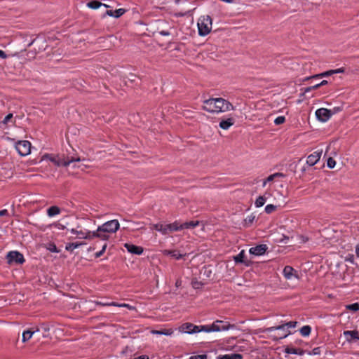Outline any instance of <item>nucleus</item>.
<instances>
[{"instance_id": "60", "label": "nucleus", "mask_w": 359, "mask_h": 359, "mask_svg": "<svg viewBox=\"0 0 359 359\" xmlns=\"http://www.w3.org/2000/svg\"><path fill=\"white\" fill-rule=\"evenodd\" d=\"M289 239V238L286 236H283V238L280 240L281 243H287V241Z\"/></svg>"}, {"instance_id": "31", "label": "nucleus", "mask_w": 359, "mask_h": 359, "mask_svg": "<svg viewBox=\"0 0 359 359\" xmlns=\"http://www.w3.org/2000/svg\"><path fill=\"white\" fill-rule=\"evenodd\" d=\"M153 228L156 231L161 232L163 234L165 235V224H156L153 225Z\"/></svg>"}, {"instance_id": "1", "label": "nucleus", "mask_w": 359, "mask_h": 359, "mask_svg": "<svg viewBox=\"0 0 359 359\" xmlns=\"http://www.w3.org/2000/svg\"><path fill=\"white\" fill-rule=\"evenodd\" d=\"M203 109L210 113H219L233 110L234 107L223 98H210L204 100Z\"/></svg>"}, {"instance_id": "48", "label": "nucleus", "mask_w": 359, "mask_h": 359, "mask_svg": "<svg viewBox=\"0 0 359 359\" xmlns=\"http://www.w3.org/2000/svg\"><path fill=\"white\" fill-rule=\"evenodd\" d=\"M243 357L241 354H231L229 355V359H242Z\"/></svg>"}, {"instance_id": "39", "label": "nucleus", "mask_w": 359, "mask_h": 359, "mask_svg": "<svg viewBox=\"0 0 359 359\" xmlns=\"http://www.w3.org/2000/svg\"><path fill=\"white\" fill-rule=\"evenodd\" d=\"M95 304L97 305H101V306H114V305H117V303H116V302H96Z\"/></svg>"}, {"instance_id": "37", "label": "nucleus", "mask_w": 359, "mask_h": 359, "mask_svg": "<svg viewBox=\"0 0 359 359\" xmlns=\"http://www.w3.org/2000/svg\"><path fill=\"white\" fill-rule=\"evenodd\" d=\"M327 165L328 168H333L336 165V162L332 157H330L327 159Z\"/></svg>"}, {"instance_id": "52", "label": "nucleus", "mask_w": 359, "mask_h": 359, "mask_svg": "<svg viewBox=\"0 0 359 359\" xmlns=\"http://www.w3.org/2000/svg\"><path fill=\"white\" fill-rule=\"evenodd\" d=\"M346 261H348L352 264L354 263V257L353 255H349L348 257L346 258Z\"/></svg>"}, {"instance_id": "18", "label": "nucleus", "mask_w": 359, "mask_h": 359, "mask_svg": "<svg viewBox=\"0 0 359 359\" xmlns=\"http://www.w3.org/2000/svg\"><path fill=\"white\" fill-rule=\"evenodd\" d=\"M285 352L288 354H297L302 355L305 353V351L302 348H296L290 346H287L285 349Z\"/></svg>"}, {"instance_id": "13", "label": "nucleus", "mask_w": 359, "mask_h": 359, "mask_svg": "<svg viewBox=\"0 0 359 359\" xmlns=\"http://www.w3.org/2000/svg\"><path fill=\"white\" fill-rule=\"evenodd\" d=\"M344 335L346 337L348 342H352L354 339H359V332L358 330L344 331Z\"/></svg>"}, {"instance_id": "54", "label": "nucleus", "mask_w": 359, "mask_h": 359, "mask_svg": "<svg viewBox=\"0 0 359 359\" xmlns=\"http://www.w3.org/2000/svg\"><path fill=\"white\" fill-rule=\"evenodd\" d=\"M50 251L51 252H57V248L55 245H52L50 248H48Z\"/></svg>"}, {"instance_id": "63", "label": "nucleus", "mask_w": 359, "mask_h": 359, "mask_svg": "<svg viewBox=\"0 0 359 359\" xmlns=\"http://www.w3.org/2000/svg\"><path fill=\"white\" fill-rule=\"evenodd\" d=\"M160 34L163 36H168L170 34L168 32L166 31H161L160 32Z\"/></svg>"}, {"instance_id": "59", "label": "nucleus", "mask_w": 359, "mask_h": 359, "mask_svg": "<svg viewBox=\"0 0 359 359\" xmlns=\"http://www.w3.org/2000/svg\"><path fill=\"white\" fill-rule=\"evenodd\" d=\"M314 89H317V88H313V86L306 88L304 91H305V93H308Z\"/></svg>"}, {"instance_id": "19", "label": "nucleus", "mask_w": 359, "mask_h": 359, "mask_svg": "<svg viewBox=\"0 0 359 359\" xmlns=\"http://www.w3.org/2000/svg\"><path fill=\"white\" fill-rule=\"evenodd\" d=\"M37 332H39V329H36L34 331H32L30 330L24 331L22 333V342L25 343V342L27 341L28 340H29L32 338V337L33 336V334Z\"/></svg>"}, {"instance_id": "12", "label": "nucleus", "mask_w": 359, "mask_h": 359, "mask_svg": "<svg viewBox=\"0 0 359 359\" xmlns=\"http://www.w3.org/2000/svg\"><path fill=\"white\" fill-rule=\"evenodd\" d=\"M182 229V224L179 222H175L172 224H165V234L170 233L173 231H180Z\"/></svg>"}, {"instance_id": "14", "label": "nucleus", "mask_w": 359, "mask_h": 359, "mask_svg": "<svg viewBox=\"0 0 359 359\" xmlns=\"http://www.w3.org/2000/svg\"><path fill=\"white\" fill-rule=\"evenodd\" d=\"M124 247L132 254L141 255L143 252V248L142 247L136 246L133 244L125 243Z\"/></svg>"}, {"instance_id": "21", "label": "nucleus", "mask_w": 359, "mask_h": 359, "mask_svg": "<svg viewBox=\"0 0 359 359\" xmlns=\"http://www.w3.org/2000/svg\"><path fill=\"white\" fill-rule=\"evenodd\" d=\"M200 222L198 221H191L187 222L182 223V229H194L198 226Z\"/></svg>"}, {"instance_id": "32", "label": "nucleus", "mask_w": 359, "mask_h": 359, "mask_svg": "<svg viewBox=\"0 0 359 359\" xmlns=\"http://www.w3.org/2000/svg\"><path fill=\"white\" fill-rule=\"evenodd\" d=\"M346 308L348 310L353 311H357L359 310V304L358 303H354L352 304H348L346 306Z\"/></svg>"}, {"instance_id": "51", "label": "nucleus", "mask_w": 359, "mask_h": 359, "mask_svg": "<svg viewBox=\"0 0 359 359\" xmlns=\"http://www.w3.org/2000/svg\"><path fill=\"white\" fill-rule=\"evenodd\" d=\"M255 219L254 216H250L248 218L245 219V223L251 224Z\"/></svg>"}, {"instance_id": "41", "label": "nucleus", "mask_w": 359, "mask_h": 359, "mask_svg": "<svg viewBox=\"0 0 359 359\" xmlns=\"http://www.w3.org/2000/svg\"><path fill=\"white\" fill-rule=\"evenodd\" d=\"M321 353V350L320 347L314 348L312 350V352H308L309 355L313 354V355H320Z\"/></svg>"}, {"instance_id": "29", "label": "nucleus", "mask_w": 359, "mask_h": 359, "mask_svg": "<svg viewBox=\"0 0 359 359\" xmlns=\"http://www.w3.org/2000/svg\"><path fill=\"white\" fill-rule=\"evenodd\" d=\"M245 257V251L242 250L241 252L234 257V260L236 263H243L244 262L243 258Z\"/></svg>"}, {"instance_id": "55", "label": "nucleus", "mask_w": 359, "mask_h": 359, "mask_svg": "<svg viewBox=\"0 0 359 359\" xmlns=\"http://www.w3.org/2000/svg\"><path fill=\"white\" fill-rule=\"evenodd\" d=\"M8 215V211L7 210H0V216L4 217Z\"/></svg>"}, {"instance_id": "28", "label": "nucleus", "mask_w": 359, "mask_h": 359, "mask_svg": "<svg viewBox=\"0 0 359 359\" xmlns=\"http://www.w3.org/2000/svg\"><path fill=\"white\" fill-rule=\"evenodd\" d=\"M333 74H334L333 70H330V71H327V72H325L319 74H316L312 77H308V78H306V79L308 80L310 79H316V78H320V77L327 76L332 75Z\"/></svg>"}, {"instance_id": "26", "label": "nucleus", "mask_w": 359, "mask_h": 359, "mask_svg": "<svg viewBox=\"0 0 359 359\" xmlns=\"http://www.w3.org/2000/svg\"><path fill=\"white\" fill-rule=\"evenodd\" d=\"M102 6V3L97 1H92L87 4V6L92 9H97Z\"/></svg>"}, {"instance_id": "10", "label": "nucleus", "mask_w": 359, "mask_h": 359, "mask_svg": "<svg viewBox=\"0 0 359 359\" xmlns=\"http://www.w3.org/2000/svg\"><path fill=\"white\" fill-rule=\"evenodd\" d=\"M268 247L265 244L258 245L255 247H252L250 249L249 252L251 255L255 256H260L264 255L267 250Z\"/></svg>"}, {"instance_id": "61", "label": "nucleus", "mask_w": 359, "mask_h": 359, "mask_svg": "<svg viewBox=\"0 0 359 359\" xmlns=\"http://www.w3.org/2000/svg\"><path fill=\"white\" fill-rule=\"evenodd\" d=\"M355 254L359 257V243L355 246Z\"/></svg>"}, {"instance_id": "36", "label": "nucleus", "mask_w": 359, "mask_h": 359, "mask_svg": "<svg viewBox=\"0 0 359 359\" xmlns=\"http://www.w3.org/2000/svg\"><path fill=\"white\" fill-rule=\"evenodd\" d=\"M285 121V118L283 116H278L274 120V123L276 125H280Z\"/></svg>"}, {"instance_id": "53", "label": "nucleus", "mask_w": 359, "mask_h": 359, "mask_svg": "<svg viewBox=\"0 0 359 359\" xmlns=\"http://www.w3.org/2000/svg\"><path fill=\"white\" fill-rule=\"evenodd\" d=\"M0 57L2 59H6L7 57L6 53L1 50H0Z\"/></svg>"}, {"instance_id": "20", "label": "nucleus", "mask_w": 359, "mask_h": 359, "mask_svg": "<svg viewBox=\"0 0 359 359\" xmlns=\"http://www.w3.org/2000/svg\"><path fill=\"white\" fill-rule=\"evenodd\" d=\"M193 325L194 324L190 323H184L180 327L179 330L182 332L191 334V332H192L191 330L193 327Z\"/></svg>"}, {"instance_id": "2", "label": "nucleus", "mask_w": 359, "mask_h": 359, "mask_svg": "<svg viewBox=\"0 0 359 359\" xmlns=\"http://www.w3.org/2000/svg\"><path fill=\"white\" fill-rule=\"evenodd\" d=\"M233 325H230L228 322L222 320H216L211 325H193L191 334L198 333L200 332H220L228 330L229 328L233 327Z\"/></svg>"}, {"instance_id": "11", "label": "nucleus", "mask_w": 359, "mask_h": 359, "mask_svg": "<svg viewBox=\"0 0 359 359\" xmlns=\"http://www.w3.org/2000/svg\"><path fill=\"white\" fill-rule=\"evenodd\" d=\"M322 154V151H315L313 154H310L307 157L306 163L309 165L312 166L318 163L320 160Z\"/></svg>"}, {"instance_id": "62", "label": "nucleus", "mask_w": 359, "mask_h": 359, "mask_svg": "<svg viewBox=\"0 0 359 359\" xmlns=\"http://www.w3.org/2000/svg\"><path fill=\"white\" fill-rule=\"evenodd\" d=\"M272 175H275V178L277 177H283L284 176V175L281 172H276V173L273 174Z\"/></svg>"}, {"instance_id": "44", "label": "nucleus", "mask_w": 359, "mask_h": 359, "mask_svg": "<svg viewBox=\"0 0 359 359\" xmlns=\"http://www.w3.org/2000/svg\"><path fill=\"white\" fill-rule=\"evenodd\" d=\"M297 324V321H290L287 323H285V325H286V327L288 328H292V327H295Z\"/></svg>"}, {"instance_id": "23", "label": "nucleus", "mask_w": 359, "mask_h": 359, "mask_svg": "<svg viewBox=\"0 0 359 359\" xmlns=\"http://www.w3.org/2000/svg\"><path fill=\"white\" fill-rule=\"evenodd\" d=\"M60 213V209L57 206H51L47 210V215L53 217Z\"/></svg>"}, {"instance_id": "40", "label": "nucleus", "mask_w": 359, "mask_h": 359, "mask_svg": "<svg viewBox=\"0 0 359 359\" xmlns=\"http://www.w3.org/2000/svg\"><path fill=\"white\" fill-rule=\"evenodd\" d=\"M107 243H104V245L102 246V248L100 251L97 252L95 253V257H100V256H102L103 255V253L104 252L106 248H107Z\"/></svg>"}, {"instance_id": "64", "label": "nucleus", "mask_w": 359, "mask_h": 359, "mask_svg": "<svg viewBox=\"0 0 359 359\" xmlns=\"http://www.w3.org/2000/svg\"><path fill=\"white\" fill-rule=\"evenodd\" d=\"M300 238L302 239V243H305L308 241L307 238H305L304 236H300Z\"/></svg>"}, {"instance_id": "50", "label": "nucleus", "mask_w": 359, "mask_h": 359, "mask_svg": "<svg viewBox=\"0 0 359 359\" xmlns=\"http://www.w3.org/2000/svg\"><path fill=\"white\" fill-rule=\"evenodd\" d=\"M327 83V81L326 80H323L320 83H319L318 84H315L313 86V88H319L320 86H324V85H326Z\"/></svg>"}, {"instance_id": "3", "label": "nucleus", "mask_w": 359, "mask_h": 359, "mask_svg": "<svg viewBox=\"0 0 359 359\" xmlns=\"http://www.w3.org/2000/svg\"><path fill=\"white\" fill-rule=\"evenodd\" d=\"M48 159L57 166H68L73 162H79L82 159L79 156H67L66 158L60 159L57 156H53L50 154H45L42 156V160Z\"/></svg>"}, {"instance_id": "30", "label": "nucleus", "mask_w": 359, "mask_h": 359, "mask_svg": "<svg viewBox=\"0 0 359 359\" xmlns=\"http://www.w3.org/2000/svg\"><path fill=\"white\" fill-rule=\"evenodd\" d=\"M265 201H266V198L264 196H259L255 201L256 207L259 208V207L263 206L264 204L265 203Z\"/></svg>"}, {"instance_id": "5", "label": "nucleus", "mask_w": 359, "mask_h": 359, "mask_svg": "<svg viewBox=\"0 0 359 359\" xmlns=\"http://www.w3.org/2000/svg\"><path fill=\"white\" fill-rule=\"evenodd\" d=\"M15 149L20 156H27L31 152V143L26 140L18 141L15 144Z\"/></svg>"}, {"instance_id": "24", "label": "nucleus", "mask_w": 359, "mask_h": 359, "mask_svg": "<svg viewBox=\"0 0 359 359\" xmlns=\"http://www.w3.org/2000/svg\"><path fill=\"white\" fill-rule=\"evenodd\" d=\"M151 332L154 334L170 336L173 333V331L172 329H163L161 330H152Z\"/></svg>"}, {"instance_id": "15", "label": "nucleus", "mask_w": 359, "mask_h": 359, "mask_svg": "<svg viewBox=\"0 0 359 359\" xmlns=\"http://www.w3.org/2000/svg\"><path fill=\"white\" fill-rule=\"evenodd\" d=\"M235 123V119L232 117L222 119L219 123V127L223 130H228Z\"/></svg>"}, {"instance_id": "4", "label": "nucleus", "mask_w": 359, "mask_h": 359, "mask_svg": "<svg viewBox=\"0 0 359 359\" xmlns=\"http://www.w3.org/2000/svg\"><path fill=\"white\" fill-rule=\"evenodd\" d=\"M198 34L206 36L212 29V18L209 15L201 16L198 21Z\"/></svg>"}, {"instance_id": "35", "label": "nucleus", "mask_w": 359, "mask_h": 359, "mask_svg": "<svg viewBox=\"0 0 359 359\" xmlns=\"http://www.w3.org/2000/svg\"><path fill=\"white\" fill-rule=\"evenodd\" d=\"M125 13V10L123 8L116 9L114 11V17L119 18Z\"/></svg>"}, {"instance_id": "47", "label": "nucleus", "mask_w": 359, "mask_h": 359, "mask_svg": "<svg viewBox=\"0 0 359 359\" xmlns=\"http://www.w3.org/2000/svg\"><path fill=\"white\" fill-rule=\"evenodd\" d=\"M13 118V114H8L4 119L3 123L6 124Z\"/></svg>"}, {"instance_id": "34", "label": "nucleus", "mask_w": 359, "mask_h": 359, "mask_svg": "<svg viewBox=\"0 0 359 359\" xmlns=\"http://www.w3.org/2000/svg\"><path fill=\"white\" fill-rule=\"evenodd\" d=\"M285 327H286V325H285V324H283V325H278V326L271 327L268 328L267 330L269 332H271L273 330H284Z\"/></svg>"}, {"instance_id": "9", "label": "nucleus", "mask_w": 359, "mask_h": 359, "mask_svg": "<svg viewBox=\"0 0 359 359\" xmlns=\"http://www.w3.org/2000/svg\"><path fill=\"white\" fill-rule=\"evenodd\" d=\"M283 275L287 280H292L293 278L299 279L297 272L290 266H285L283 269Z\"/></svg>"}, {"instance_id": "25", "label": "nucleus", "mask_w": 359, "mask_h": 359, "mask_svg": "<svg viewBox=\"0 0 359 359\" xmlns=\"http://www.w3.org/2000/svg\"><path fill=\"white\" fill-rule=\"evenodd\" d=\"M83 243H71L66 245L65 249L67 251L73 252L74 249L83 245Z\"/></svg>"}, {"instance_id": "22", "label": "nucleus", "mask_w": 359, "mask_h": 359, "mask_svg": "<svg viewBox=\"0 0 359 359\" xmlns=\"http://www.w3.org/2000/svg\"><path fill=\"white\" fill-rule=\"evenodd\" d=\"M79 236V238H83L87 240H91L93 238V233H92V231H88L87 232H83L82 231H79L77 233Z\"/></svg>"}, {"instance_id": "38", "label": "nucleus", "mask_w": 359, "mask_h": 359, "mask_svg": "<svg viewBox=\"0 0 359 359\" xmlns=\"http://www.w3.org/2000/svg\"><path fill=\"white\" fill-rule=\"evenodd\" d=\"M39 331L41 330L44 332H48L50 330V326L48 324L43 323L41 325L40 328H39Z\"/></svg>"}, {"instance_id": "57", "label": "nucleus", "mask_w": 359, "mask_h": 359, "mask_svg": "<svg viewBox=\"0 0 359 359\" xmlns=\"http://www.w3.org/2000/svg\"><path fill=\"white\" fill-rule=\"evenodd\" d=\"M106 15L111 16V17H114V11H111V10H107L106 11Z\"/></svg>"}, {"instance_id": "42", "label": "nucleus", "mask_w": 359, "mask_h": 359, "mask_svg": "<svg viewBox=\"0 0 359 359\" xmlns=\"http://www.w3.org/2000/svg\"><path fill=\"white\" fill-rule=\"evenodd\" d=\"M275 179V175H269L263 182L262 186L265 187L267 182H272Z\"/></svg>"}, {"instance_id": "56", "label": "nucleus", "mask_w": 359, "mask_h": 359, "mask_svg": "<svg viewBox=\"0 0 359 359\" xmlns=\"http://www.w3.org/2000/svg\"><path fill=\"white\" fill-rule=\"evenodd\" d=\"M333 72H334V74L342 73L344 72V69L343 68H339V69L333 70Z\"/></svg>"}, {"instance_id": "46", "label": "nucleus", "mask_w": 359, "mask_h": 359, "mask_svg": "<svg viewBox=\"0 0 359 359\" xmlns=\"http://www.w3.org/2000/svg\"><path fill=\"white\" fill-rule=\"evenodd\" d=\"M201 285H202V283L201 282H198V281L192 282V286L195 289L200 288L201 287Z\"/></svg>"}, {"instance_id": "43", "label": "nucleus", "mask_w": 359, "mask_h": 359, "mask_svg": "<svg viewBox=\"0 0 359 359\" xmlns=\"http://www.w3.org/2000/svg\"><path fill=\"white\" fill-rule=\"evenodd\" d=\"M114 306H119V307H126L130 310L135 309L134 306H132L128 304H117V305H114Z\"/></svg>"}, {"instance_id": "58", "label": "nucleus", "mask_w": 359, "mask_h": 359, "mask_svg": "<svg viewBox=\"0 0 359 359\" xmlns=\"http://www.w3.org/2000/svg\"><path fill=\"white\" fill-rule=\"evenodd\" d=\"M217 359H229V355H219Z\"/></svg>"}, {"instance_id": "8", "label": "nucleus", "mask_w": 359, "mask_h": 359, "mask_svg": "<svg viewBox=\"0 0 359 359\" xmlns=\"http://www.w3.org/2000/svg\"><path fill=\"white\" fill-rule=\"evenodd\" d=\"M333 113L331 110L325 108H320L316 110V116L318 121L321 122H326L330 119Z\"/></svg>"}, {"instance_id": "7", "label": "nucleus", "mask_w": 359, "mask_h": 359, "mask_svg": "<svg viewBox=\"0 0 359 359\" xmlns=\"http://www.w3.org/2000/svg\"><path fill=\"white\" fill-rule=\"evenodd\" d=\"M8 264H22L25 262L23 255L18 251H11L6 256Z\"/></svg>"}, {"instance_id": "33", "label": "nucleus", "mask_w": 359, "mask_h": 359, "mask_svg": "<svg viewBox=\"0 0 359 359\" xmlns=\"http://www.w3.org/2000/svg\"><path fill=\"white\" fill-rule=\"evenodd\" d=\"M277 208V206L274 205H272V204H269V205H267L266 207H265V212L267 213V214H271L272 213L274 210H276V209Z\"/></svg>"}, {"instance_id": "6", "label": "nucleus", "mask_w": 359, "mask_h": 359, "mask_svg": "<svg viewBox=\"0 0 359 359\" xmlns=\"http://www.w3.org/2000/svg\"><path fill=\"white\" fill-rule=\"evenodd\" d=\"M119 228V223L116 219L108 221L100 226V231L108 233H115Z\"/></svg>"}, {"instance_id": "27", "label": "nucleus", "mask_w": 359, "mask_h": 359, "mask_svg": "<svg viewBox=\"0 0 359 359\" xmlns=\"http://www.w3.org/2000/svg\"><path fill=\"white\" fill-rule=\"evenodd\" d=\"M311 330V328L309 325H305L300 329V333L302 336L307 337L310 334Z\"/></svg>"}, {"instance_id": "17", "label": "nucleus", "mask_w": 359, "mask_h": 359, "mask_svg": "<svg viewBox=\"0 0 359 359\" xmlns=\"http://www.w3.org/2000/svg\"><path fill=\"white\" fill-rule=\"evenodd\" d=\"M163 253L165 255H170L172 257L176 259H180L182 258L184 256H185V254H181L177 250H164L163 251Z\"/></svg>"}, {"instance_id": "45", "label": "nucleus", "mask_w": 359, "mask_h": 359, "mask_svg": "<svg viewBox=\"0 0 359 359\" xmlns=\"http://www.w3.org/2000/svg\"><path fill=\"white\" fill-rule=\"evenodd\" d=\"M189 359H207L206 355H193L189 358Z\"/></svg>"}, {"instance_id": "49", "label": "nucleus", "mask_w": 359, "mask_h": 359, "mask_svg": "<svg viewBox=\"0 0 359 359\" xmlns=\"http://www.w3.org/2000/svg\"><path fill=\"white\" fill-rule=\"evenodd\" d=\"M54 226L55 228H57L59 230H63L65 229V226L59 222L54 224Z\"/></svg>"}, {"instance_id": "16", "label": "nucleus", "mask_w": 359, "mask_h": 359, "mask_svg": "<svg viewBox=\"0 0 359 359\" xmlns=\"http://www.w3.org/2000/svg\"><path fill=\"white\" fill-rule=\"evenodd\" d=\"M92 233H93V238H99L101 240L106 241L109 238V236L106 231H100V226L97 229L96 231H92Z\"/></svg>"}]
</instances>
